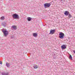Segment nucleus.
<instances>
[{
  "mask_svg": "<svg viewBox=\"0 0 75 75\" xmlns=\"http://www.w3.org/2000/svg\"><path fill=\"white\" fill-rule=\"evenodd\" d=\"M12 17L14 19H17L18 20L20 19L18 15L17 14V13L13 14L12 15Z\"/></svg>",
  "mask_w": 75,
  "mask_h": 75,
  "instance_id": "nucleus-1",
  "label": "nucleus"
},
{
  "mask_svg": "<svg viewBox=\"0 0 75 75\" xmlns=\"http://www.w3.org/2000/svg\"><path fill=\"white\" fill-rule=\"evenodd\" d=\"M2 31L4 33V34L5 37H6L8 35V32L6 30H2Z\"/></svg>",
  "mask_w": 75,
  "mask_h": 75,
  "instance_id": "nucleus-2",
  "label": "nucleus"
},
{
  "mask_svg": "<svg viewBox=\"0 0 75 75\" xmlns=\"http://www.w3.org/2000/svg\"><path fill=\"white\" fill-rule=\"evenodd\" d=\"M64 35H65L64 33L62 32L60 33L59 34V37L60 38H61V39H62V38H64Z\"/></svg>",
  "mask_w": 75,
  "mask_h": 75,
  "instance_id": "nucleus-3",
  "label": "nucleus"
},
{
  "mask_svg": "<svg viewBox=\"0 0 75 75\" xmlns=\"http://www.w3.org/2000/svg\"><path fill=\"white\" fill-rule=\"evenodd\" d=\"M55 30H50V34H53L55 32Z\"/></svg>",
  "mask_w": 75,
  "mask_h": 75,
  "instance_id": "nucleus-4",
  "label": "nucleus"
},
{
  "mask_svg": "<svg viewBox=\"0 0 75 75\" xmlns=\"http://www.w3.org/2000/svg\"><path fill=\"white\" fill-rule=\"evenodd\" d=\"M11 29L12 30H16L17 29V27L16 26L13 25L11 27Z\"/></svg>",
  "mask_w": 75,
  "mask_h": 75,
  "instance_id": "nucleus-5",
  "label": "nucleus"
},
{
  "mask_svg": "<svg viewBox=\"0 0 75 75\" xmlns=\"http://www.w3.org/2000/svg\"><path fill=\"white\" fill-rule=\"evenodd\" d=\"M61 48L62 50H64V49H66V48H67V47H66V45H62L61 46Z\"/></svg>",
  "mask_w": 75,
  "mask_h": 75,
  "instance_id": "nucleus-6",
  "label": "nucleus"
},
{
  "mask_svg": "<svg viewBox=\"0 0 75 75\" xmlns=\"http://www.w3.org/2000/svg\"><path fill=\"white\" fill-rule=\"evenodd\" d=\"M32 19H33V18L30 17H28L27 18L28 21H31Z\"/></svg>",
  "mask_w": 75,
  "mask_h": 75,
  "instance_id": "nucleus-7",
  "label": "nucleus"
},
{
  "mask_svg": "<svg viewBox=\"0 0 75 75\" xmlns=\"http://www.w3.org/2000/svg\"><path fill=\"white\" fill-rule=\"evenodd\" d=\"M69 13V12L68 11H65L64 14V15H65L66 16H68V14Z\"/></svg>",
  "mask_w": 75,
  "mask_h": 75,
  "instance_id": "nucleus-8",
  "label": "nucleus"
},
{
  "mask_svg": "<svg viewBox=\"0 0 75 75\" xmlns=\"http://www.w3.org/2000/svg\"><path fill=\"white\" fill-rule=\"evenodd\" d=\"M2 25H3L4 27H6V25H7V24L6 22H3L2 23Z\"/></svg>",
  "mask_w": 75,
  "mask_h": 75,
  "instance_id": "nucleus-9",
  "label": "nucleus"
},
{
  "mask_svg": "<svg viewBox=\"0 0 75 75\" xmlns=\"http://www.w3.org/2000/svg\"><path fill=\"white\" fill-rule=\"evenodd\" d=\"M33 36L34 37H37V33H34L33 34Z\"/></svg>",
  "mask_w": 75,
  "mask_h": 75,
  "instance_id": "nucleus-10",
  "label": "nucleus"
},
{
  "mask_svg": "<svg viewBox=\"0 0 75 75\" xmlns=\"http://www.w3.org/2000/svg\"><path fill=\"white\" fill-rule=\"evenodd\" d=\"M9 73H2V75H8Z\"/></svg>",
  "mask_w": 75,
  "mask_h": 75,
  "instance_id": "nucleus-11",
  "label": "nucleus"
},
{
  "mask_svg": "<svg viewBox=\"0 0 75 75\" xmlns=\"http://www.w3.org/2000/svg\"><path fill=\"white\" fill-rule=\"evenodd\" d=\"M44 6L45 7V8H47V3L45 4H44Z\"/></svg>",
  "mask_w": 75,
  "mask_h": 75,
  "instance_id": "nucleus-12",
  "label": "nucleus"
},
{
  "mask_svg": "<svg viewBox=\"0 0 75 75\" xmlns=\"http://www.w3.org/2000/svg\"><path fill=\"white\" fill-rule=\"evenodd\" d=\"M6 65L7 67H10V65L9 64H8V63H6Z\"/></svg>",
  "mask_w": 75,
  "mask_h": 75,
  "instance_id": "nucleus-13",
  "label": "nucleus"
},
{
  "mask_svg": "<svg viewBox=\"0 0 75 75\" xmlns=\"http://www.w3.org/2000/svg\"><path fill=\"white\" fill-rule=\"evenodd\" d=\"M50 6H51V4L50 3L47 4V7H50Z\"/></svg>",
  "mask_w": 75,
  "mask_h": 75,
  "instance_id": "nucleus-14",
  "label": "nucleus"
},
{
  "mask_svg": "<svg viewBox=\"0 0 75 75\" xmlns=\"http://www.w3.org/2000/svg\"><path fill=\"white\" fill-rule=\"evenodd\" d=\"M1 20H4V17L2 16L1 17Z\"/></svg>",
  "mask_w": 75,
  "mask_h": 75,
  "instance_id": "nucleus-15",
  "label": "nucleus"
},
{
  "mask_svg": "<svg viewBox=\"0 0 75 75\" xmlns=\"http://www.w3.org/2000/svg\"><path fill=\"white\" fill-rule=\"evenodd\" d=\"M38 67L37 65H35L34 66H33V68H34V69H37V67Z\"/></svg>",
  "mask_w": 75,
  "mask_h": 75,
  "instance_id": "nucleus-16",
  "label": "nucleus"
},
{
  "mask_svg": "<svg viewBox=\"0 0 75 75\" xmlns=\"http://www.w3.org/2000/svg\"><path fill=\"white\" fill-rule=\"evenodd\" d=\"M69 59H72V56L71 55H70V56H69Z\"/></svg>",
  "mask_w": 75,
  "mask_h": 75,
  "instance_id": "nucleus-17",
  "label": "nucleus"
},
{
  "mask_svg": "<svg viewBox=\"0 0 75 75\" xmlns=\"http://www.w3.org/2000/svg\"><path fill=\"white\" fill-rule=\"evenodd\" d=\"M71 17H72V16H71V14H69V18H71Z\"/></svg>",
  "mask_w": 75,
  "mask_h": 75,
  "instance_id": "nucleus-18",
  "label": "nucleus"
},
{
  "mask_svg": "<svg viewBox=\"0 0 75 75\" xmlns=\"http://www.w3.org/2000/svg\"><path fill=\"white\" fill-rule=\"evenodd\" d=\"M14 38V36H11V38Z\"/></svg>",
  "mask_w": 75,
  "mask_h": 75,
  "instance_id": "nucleus-19",
  "label": "nucleus"
},
{
  "mask_svg": "<svg viewBox=\"0 0 75 75\" xmlns=\"http://www.w3.org/2000/svg\"><path fill=\"white\" fill-rule=\"evenodd\" d=\"M0 64H1V65H2V62L1 61H0Z\"/></svg>",
  "mask_w": 75,
  "mask_h": 75,
  "instance_id": "nucleus-20",
  "label": "nucleus"
},
{
  "mask_svg": "<svg viewBox=\"0 0 75 75\" xmlns=\"http://www.w3.org/2000/svg\"><path fill=\"white\" fill-rule=\"evenodd\" d=\"M73 52H74V54H75V51H73Z\"/></svg>",
  "mask_w": 75,
  "mask_h": 75,
  "instance_id": "nucleus-21",
  "label": "nucleus"
},
{
  "mask_svg": "<svg viewBox=\"0 0 75 75\" xmlns=\"http://www.w3.org/2000/svg\"><path fill=\"white\" fill-rule=\"evenodd\" d=\"M45 26H46V27H47V25H45Z\"/></svg>",
  "mask_w": 75,
  "mask_h": 75,
  "instance_id": "nucleus-22",
  "label": "nucleus"
}]
</instances>
